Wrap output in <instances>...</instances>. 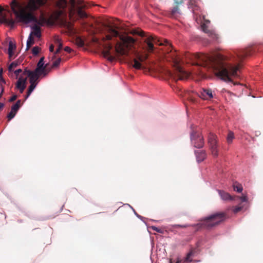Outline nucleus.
Listing matches in <instances>:
<instances>
[{
    "label": "nucleus",
    "mask_w": 263,
    "mask_h": 263,
    "mask_svg": "<svg viewBox=\"0 0 263 263\" xmlns=\"http://www.w3.org/2000/svg\"><path fill=\"white\" fill-rule=\"evenodd\" d=\"M195 154L196 158V161L198 163L203 161L206 157L205 152L203 150H195Z\"/></svg>",
    "instance_id": "obj_14"
},
{
    "label": "nucleus",
    "mask_w": 263,
    "mask_h": 263,
    "mask_svg": "<svg viewBox=\"0 0 263 263\" xmlns=\"http://www.w3.org/2000/svg\"><path fill=\"white\" fill-rule=\"evenodd\" d=\"M28 77L29 78L30 85H32L33 86L36 87L39 81V78L37 76L32 72Z\"/></svg>",
    "instance_id": "obj_15"
},
{
    "label": "nucleus",
    "mask_w": 263,
    "mask_h": 263,
    "mask_svg": "<svg viewBox=\"0 0 263 263\" xmlns=\"http://www.w3.org/2000/svg\"><path fill=\"white\" fill-rule=\"evenodd\" d=\"M189 1L187 7L192 11L195 22L197 24L200 25L201 29L203 32L208 34L213 41H217L218 36L215 31L209 29L210 22L209 20H206L204 16L202 15L201 9L199 6L198 2L196 0Z\"/></svg>",
    "instance_id": "obj_5"
},
{
    "label": "nucleus",
    "mask_w": 263,
    "mask_h": 263,
    "mask_svg": "<svg viewBox=\"0 0 263 263\" xmlns=\"http://www.w3.org/2000/svg\"><path fill=\"white\" fill-rule=\"evenodd\" d=\"M23 72V70L22 69L20 68V69H17L16 70H15L14 71V74H15L16 76V78H17V77L18 76L19 74L20 73H22Z\"/></svg>",
    "instance_id": "obj_36"
},
{
    "label": "nucleus",
    "mask_w": 263,
    "mask_h": 263,
    "mask_svg": "<svg viewBox=\"0 0 263 263\" xmlns=\"http://www.w3.org/2000/svg\"><path fill=\"white\" fill-rule=\"evenodd\" d=\"M233 189L235 191H236L238 193H241L243 190V188H242V186H241V185H234Z\"/></svg>",
    "instance_id": "obj_27"
},
{
    "label": "nucleus",
    "mask_w": 263,
    "mask_h": 263,
    "mask_svg": "<svg viewBox=\"0 0 263 263\" xmlns=\"http://www.w3.org/2000/svg\"><path fill=\"white\" fill-rule=\"evenodd\" d=\"M143 42L146 50L155 52L154 44L164 47L161 49L158 64L150 67L151 70L163 74L177 81L186 79L189 74L181 66V59L179 54L174 49L167 40H160L153 36L143 35Z\"/></svg>",
    "instance_id": "obj_3"
},
{
    "label": "nucleus",
    "mask_w": 263,
    "mask_h": 263,
    "mask_svg": "<svg viewBox=\"0 0 263 263\" xmlns=\"http://www.w3.org/2000/svg\"><path fill=\"white\" fill-rule=\"evenodd\" d=\"M224 216V215L223 213L217 212L201 219L197 223L192 225L178 224L176 225V227L186 228L187 227L191 226L194 228L196 231H199L202 229L210 230L223 221Z\"/></svg>",
    "instance_id": "obj_6"
},
{
    "label": "nucleus",
    "mask_w": 263,
    "mask_h": 263,
    "mask_svg": "<svg viewBox=\"0 0 263 263\" xmlns=\"http://www.w3.org/2000/svg\"><path fill=\"white\" fill-rule=\"evenodd\" d=\"M64 50L68 53H70L72 51V49L68 46L64 48Z\"/></svg>",
    "instance_id": "obj_39"
},
{
    "label": "nucleus",
    "mask_w": 263,
    "mask_h": 263,
    "mask_svg": "<svg viewBox=\"0 0 263 263\" xmlns=\"http://www.w3.org/2000/svg\"><path fill=\"white\" fill-rule=\"evenodd\" d=\"M36 87L32 85H30L27 92L26 96H25V100H26L31 94L33 91L34 90Z\"/></svg>",
    "instance_id": "obj_23"
},
{
    "label": "nucleus",
    "mask_w": 263,
    "mask_h": 263,
    "mask_svg": "<svg viewBox=\"0 0 263 263\" xmlns=\"http://www.w3.org/2000/svg\"><path fill=\"white\" fill-rule=\"evenodd\" d=\"M183 3V0H181L179 2H177V1H175V3L177 4H182V3Z\"/></svg>",
    "instance_id": "obj_44"
},
{
    "label": "nucleus",
    "mask_w": 263,
    "mask_h": 263,
    "mask_svg": "<svg viewBox=\"0 0 263 263\" xmlns=\"http://www.w3.org/2000/svg\"><path fill=\"white\" fill-rule=\"evenodd\" d=\"M40 48L38 46H34L32 49V53L34 55H37L40 52Z\"/></svg>",
    "instance_id": "obj_28"
},
{
    "label": "nucleus",
    "mask_w": 263,
    "mask_h": 263,
    "mask_svg": "<svg viewBox=\"0 0 263 263\" xmlns=\"http://www.w3.org/2000/svg\"><path fill=\"white\" fill-rule=\"evenodd\" d=\"M37 1L39 2V3H41L42 0H37Z\"/></svg>",
    "instance_id": "obj_48"
},
{
    "label": "nucleus",
    "mask_w": 263,
    "mask_h": 263,
    "mask_svg": "<svg viewBox=\"0 0 263 263\" xmlns=\"http://www.w3.org/2000/svg\"><path fill=\"white\" fill-rule=\"evenodd\" d=\"M27 81V78H24L23 76H21L17 81L16 83H23V84H26Z\"/></svg>",
    "instance_id": "obj_26"
},
{
    "label": "nucleus",
    "mask_w": 263,
    "mask_h": 263,
    "mask_svg": "<svg viewBox=\"0 0 263 263\" xmlns=\"http://www.w3.org/2000/svg\"><path fill=\"white\" fill-rule=\"evenodd\" d=\"M92 41L104 48L105 56L109 61H112L114 59L110 53L114 47L117 54L129 59L130 64L133 68L136 69L143 68L142 62L146 59V55L140 54L136 49L134 47L136 41L133 37L122 36L116 29L109 26L107 32L101 39L93 36Z\"/></svg>",
    "instance_id": "obj_2"
},
{
    "label": "nucleus",
    "mask_w": 263,
    "mask_h": 263,
    "mask_svg": "<svg viewBox=\"0 0 263 263\" xmlns=\"http://www.w3.org/2000/svg\"><path fill=\"white\" fill-rule=\"evenodd\" d=\"M194 254V253L193 251H190L187 254L186 257L184 258V261L185 262H192L193 260L191 258L192 256H193Z\"/></svg>",
    "instance_id": "obj_22"
},
{
    "label": "nucleus",
    "mask_w": 263,
    "mask_h": 263,
    "mask_svg": "<svg viewBox=\"0 0 263 263\" xmlns=\"http://www.w3.org/2000/svg\"><path fill=\"white\" fill-rule=\"evenodd\" d=\"M17 95H13V96H11V97L9 99V101L10 102H13L14 101H15L16 99H17Z\"/></svg>",
    "instance_id": "obj_37"
},
{
    "label": "nucleus",
    "mask_w": 263,
    "mask_h": 263,
    "mask_svg": "<svg viewBox=\"0 0 263 263\" xmlns=\"http://www.w3.org/2000/svg\"><path fill=\"white\" fill-rule=\"evenodd\" d=\"M70 1L72 4H74L76 2V0H70Z\"/></svg>",
    "instance_id": "obj_46"
},
{
    "label": "nucleus",
    "mask_w": 263,
    "mask_h": 263,
    "mask_svg": "<svg viewBox=\"0 0 263 263\" xmlns=\"http://www.w3.org/2000/svg\"><path fill=\"white\" fill-rule=\"evenodd\" d=\"M19 63L18 62L16 61L12 62L9 66L8 70L10 72L12 71L13 70V69L14 68L16 67L18 65Z\"/></svg>",
    "instance_id": "obj_25"
},
{
    "label": "nucleus",
    "mask_w": 263,
    "mask_h": 263,
    "mask_svg": "<svg viewBox=\"0 0 263 263\" xmlns=\"http://www.w3.org/2000/svg\"><path fill=\"white\" fill-rule=\"evenodd\" d=\"M11 7L15 20L13 18L11 15L8 17L4 14L2 8L0 7V24H5L10 28L13 29L15 28L16 23H22L26 25L33 23V25H30L32 30L30 32L32 33V36L34 35L37 38H40L41 32L39 26H43L44 22L38 20L31 12H25L24 11H18L17 8H20L21 6L17 0H12Z\"/></svg>",
    "instance_id": "obj_4"
},
{
    "label": "nucleus",
    "mask_w": 263,
    "mask_h": 263,
    "mask_svg": "<svg viewBox=\"0 0 263 263\" xmlns=\"http://www.w3.org/2000/svg\"><path fill=\"white\" fill-rule=\"evenodd\" d=\"M195 262H199V260H195Z\"/></svg>",
    "instance_id": "obj_50"
},
{
    "label": "nucleus",
    "mask_w": 263,
    "mask_h": 263,
    "mask_svg": "<svg viewBox=\"0 0 263 263\" xmlns=\"http://www.w3.org/2000/svg\"><path fill=\"white\" fill-rule=\"evenodd\" d=\"M0 89L1 91H0V99L2 98V95L4 92V87L3 86H0Z\"/></svg>",
    "instance_id": "obj_40"
},
{
    "label": "nucleus",
    "mask_w": 263,
    "mask_h": 263,
    "mask_svg": "<svg viewBox=\"0 0 263 263\" xmlns=\"http://www.w3.org/2000/svg\"><path fill=\"white\" fill-rule=\"evenodd\" d=\"M253 49L247 48L224 55L220 53L189 54L186 55L192 64L214 70L221 80L232 82L238 78L243 59L251 55Z\"/></svg>",
    "instance_id": "obj_1"
},
{
    "label": "nucleus",
    "mask_w": 263,
    "mask_h": 263,
    "mask_svg": "<svg viewBox=\"0 0 263 263\" xmlns=\"http://www.w3.org/2000/svg\"><path fill=\"white\" fill-rule=\"evenodd\" d=\"M198 95L203 100H209L213 98L212 91L210 89H203Z\"/></svg>",
    "instance_id": "obj_11"
},
{
    "label": "nucleus",
    "mask_w": 263,
    "mask_h": 263,
    "mask_svg": "<svg viewBox=\"0 0 263 263\" xmlns=\"http://www.w3.org/2000/svg\"><path fill=\"white\" fill-rule=\"evenodd\" d=\"M219 195L221 199L224 201L227 200H235L234 197L231 196L229 193L221 190H217Z\"/></svg>",
    "instance_id": "obj_13"
},
{
    "label": "nucleus",
    "mask_w": 263,
    "mask_h": 263,
    "mask_svg": "<svg viewBox=\"0 0 263 263\" xmlns=\"http://www.w3.org/2000/svg\"><path fill=\"white\" fill-rule=\"evenodd\" d=\"M2 72L3 69H1L0 71V83H2L3 84H6V81L2 76ZM1 86L2 85H0V86Z\"/></svg>",
    "instance_id": "obj_33"
},
{
    "label": "nucleus",
    "mask_w": 263,
    "mask_h": 263,
    "mask_svg": "<svg viewBox=\"0 0 263 263\" xmlns=\"http://www.w3.org/2000/svg\"><path fill=\"white\" fill-rule=\"evenodd\" d=\"M83 25L85 26V25H86L85 23H83Z\"/></svg>",
    "instance_id": "obj_49"
},
{
    "label": "nucleus",
    "mask_w": 263,
    "mask_h": 263,
    "mask_svg": "<svg viewBox=\"0 0 263 263\" xmlns=\"http://www.w3.org/2000/svg\"><path fill=\"white\" fill-rule=\"evenodd\" d=\"M234 138V133L232 131H229L227 140L228 143H231L232 142L233 139Z\"/></svg>",
    "instance_id": "obj_21"
},
{
    "label": "nucleus",
    "mask_w": 263,
    "mask_h": 263,
    "mask_svg": "<svg viewBox=\"0 0 263 263\" xmlns=\"http://www.w3.org/2000/svg\"><path fill=\"white\" fill-rule=\"evenodd\" d=\"M26 87V84H23L22 85V87H20V88H18L20 91L21 93H23L25 88Z\"/></svg>",
    "instance_id": "obj_38"
},
{
    "label": "nucleus",
    "mask_w": 263,
    "mask_h": 263,
    "mask_svg": "<svg viewBox=\"0 0 263 263\" xmlns=\"http://www.w3.org/2000/svg\"><path fill=\"white\" fill-rule=\"evenodd\" d=\"M151 228L152 230H153L154 231H156L158 233H163V231L161 229H160V228H158V227H157L156 226H152L151 227Z\"/></svg>",
    "instance_id": "obj_31"
},
{
    "label": "nucleus",
    "mask_w": 263,
    "mask_h": 263,
    "mask_svg": "<svg viewBox=\"0 0 263 263\" xmlns=\"http://www.w3.org/2000/svg\"><path fill=\"white\" fill-rule=\"evenodd\" d=\"M16 49V45L12 41H10L8 44V54L10 58L12 57L14 54V51Z\"/></svg>",
    "instance_id": "obj_16"
},
{
    "label": "nucleus",
    "mask_w": 263,
    "mask_h": 263,
    "mask_svg": "<svg viewBox=\"0 0 263 263\" xmlns=\"http://www.w3.org/2000/svg\"><path fill=\"white\" fill-rule=\"evenodd\" d=\"M5 106L4 103L0 102V110H1Z\"/></svg>",
    "instance_id": "obj_43"
},
{
    "label": "nucleus",
    "mask_w": 263,
    "mask_h": 263,
    "mask_svg": "<svg viewBox=\"0 0 263 263\" xmlns=\"http://www.w3.org/2000/svg\"><path fill=\"white\" fill-rule=\"evenodd\" d=\"M243 209V206L242 205L237 206L234 209L233 212L234 213H236L241 211V210H242Z\"/></svg>",
    "instance_id": "obj_32"
},
{
    "label": "nucleus",
    "mask_w": 263,
    "mask_h": 263,
    "mask_svg": "<svg viewBox=\"0 0 263 263\" xmlns=\"http://www.w3.org/2000/svg\"><path fill=\"white\" fill-rule=\"evenodd\" d=\"M209 143L213 155L217 157L218 155V144L216 136L213 134L209 136Z\"/></svg>",
    "instance_id": "obj_8"
},
{
    "label": "nucleus",
    "mask_w": 263,
    "mask_h": 263,
    "mask_svg": "<svg viewBox=\"0 0 263 263\" xmlns=\"http://www.w3.org/2000/svg\"><path fill=\"white\" fill-rule=\"evenodd\" d=\"M49 51L51 52H55V51H54V46H53V45L51 44V45H50V46H49Z\"/></svg>",
    "instance_id": "obj_41"
},
{
    "label": "nucleus",
    "mask_w": 263,
    "mask_h": 263,
    "mask_svg": "<svg viewBox=\"0 0 263 263\" xmlns=\"http://www.w3.org/2000/svg\"><path fill=\"white\" fill-rule=\"evenodd\" d=\"M21 105V101L18 100L16 103L11 106V110L7 116V118L9 121L11 120L15 117Z\"/></svg>",
    "instance_id": "obj_9"
},
{
    "label": "nucleus",
    "mask_w": 263,
    "mask_h": 263,
    "mask_svg": "<svg viewBox=\"0 0 263 263\" xmlns=\"http://www.w3.org/2000/svg\"><path fill=\"white\" fill-rule=\"evenodd\" d=\"M61 61V58H59L57 60H56L55 61L53 62L52 64L53 67H57L60 65V64Z\"/></svg>",
    "instance_id": "obj_29"
},
{
    "label": "nucleus",
    "mask_w": 263,
    "mask_h": 263,
    "mask_svg": "<svg viewBox=\"0 0 263 263\" xmlns=\"http://www.w3.org/2000/svg\"><path fill=\"white\" fill-rule=\"evenodd\" d=\"M190 139L192 144L197 148H201L204 146V139L201 134L196 131L190 133Z\"/></svg>",
    "instance_id": "obj_7"
},
{
    "label": "nucleus",
    "mask_w": 263,
    "mask_h": 263,
    "mask_svg": "<svg viewBox=\"0 0 263 263\" xmlns=\"http://www.w3.org/2000/svg\"><path fill=\"white\" fill-rule=\"evenodd\" d=\"M23 72V75H27L29 77L33 72V70H29L26 68Z\"/></svg>",
    "instance_id": "obj_30"
},
{
    "label": "nucleus",
    "mask_w": 263,
    "mask_h": 263,
    "mask_svg": "<svg viewBox=\"0 0 263 263\" xmlns=\"http://www.w3.org/2000/svg\"><path fill=\"white\" fill-rule=\"evenodd\" d=\"M56 43L58 44V47L57 49V50L54 52V55H55L57 54H58L60 52L61 50L63 48V44L61 42V41L60 39H57L55 40Z\"/></svg>",
    "instance_id": "obj_18"
},
{
    "label": "nucleus",
    "mask_w": 263,
    "mask_h": 263,
    "mask_svg": "<svg viewBox=\"0 0 263 263\" xmlns=\"http://www.w3.org/2000/svg\"><path fill=\"white\" fill-rule=\"evenodd\" d=\"M239 198L242 202H248V197L246 195H243Z\"/></svg>",
    "instance_id": "obj_34"
},
{
    "label": "nucleus",
    "mask_w": 263,
    "mask_h": 263,
    "mask_svg": "<svg viewBox=\"0 0 263 263\" xmlns=\"http://www.w3.org/2000/svg\"><path fill=\"white\" fill-rule=\"evenodd\" d=\"M49 72V70H48V69H46V68H44L43 69V71L42 76L41 77H46V76H47Z\"/></svg>",
    "instance_id": "obj_35"
},
{
    "label": "nucleus",
    "mask_w": 263,
    "mask_h": 263,
    "mask_svg": "<svg viewBox=\"0 0 263 263\" xmlns=\"http://www.w3.org/2000/svg\"><path fill=\"white\" fill-rule=\"evenodd\" d=\"M34 44V40L32 36V33H30L26 43V50H28L29 48Z\"/></svg>",
    "instance_id": "obj_17"
},
{
    "label": "nucleus",
    "mask_w": 263,
    "mask_h": 263,
    "mask_svg": "<svg viewBox=\"0 0 263 263\" xmlns=\"http://www.w3.org/2000/svg\"><path fill=\"white\" fill-rule=\"evenodd\" d=\"M78 4L80 6V7L78 8L76 12L78 17L80 18L87 17L88 16L87 14L82 9L86 8L88 6L87 4L85 3L83 1L81 0L78 2Z\"/></svg>",
    "instance_id": "obj_10"
},
{
    "label": "nucleus",
    "mask_w": 263,
    "mask_h": 263,
    "mask_svg": "<svg viewBox=\"0 0 263 263\" xmlns=\"http://www.w3.org/2000/svg\"><path fill=\"white\" fill-rule=\"evenodd\" d=\"M23 85V83H18H18H16V87L17 89L20 88V87H22V85Z\"/></svg>",
    "instance_id": "obj_42"
},
{
    "label": "nucleus",
    "mask_w": 263,
    "mask_h": 263,
    "mask_svg": "<svg viewBox=\"0 0 263 263\" xmlns=\"http://www.w3.org/2000/svg\"><path fill=\"white\" fill-rule=\"evenodd\" d=\"M36 68H37V69L39 68H46V65H45L44 57H42L40 58V59L39 60V62L37 63Z\"/></svg>",
    "instance_id": "obj_20"
},
{
    "label": "nucleus",
    "mask_w": 263,
    "mask_h": 263,
    "mask_svg": "<svg viewBox=\"0 0 263 263\" xmlns=\"http://www.w3.org/2000/svg\"><path fill=\"white\" fill-rule=\"evenodd\" d=\"M43 69V68H39L37 69V68H35V69L34 70H33V72L35 73L40 79V77L42 76Z\"/></svg>",
    "instance_id": "obj_24"
},
{
    "label": "nucleus",
    "mask_w": 263,
    "mask_h": 263,
    "mask_svg": "<svg viewBox=\"0 0 263 263\" xmlns=\"http://www.w3.org/2000/svg\"><path fill=\"white\" fill-rule=\"evenodd\" d=\"M62 3L64 4V5H67V2L66 0H61Z\"/></svg>",
    "instance_id": "obj_45"
},
{
    "label": "nucleus",
    "mask_w": 263,
    "mask_h": 263,
    "mask_svg": "<svg viewBox=\"0 0 263 263\" xmlns=\"http://www.w3.org/2000/svg\"><path fill=\"white\" fill-rule=\"evenodd\" d=\"M125 205H127V206H128L129 207H130V208L132 209V210H133V211L134 212V214L136 215V216L137 217H138L139 219H140L141 220H142V221H143V222H144L146 225H147V224H146V222L144 221V219H145V218H144V217H142V216H141V215H139V214H138L136 212V211L134 210V208H133V207L130 205V204H128V203H126V204H125Z\"/></svg>",
    "instance_id": "obj_19"
},
{
    "label": "nucleus",
    "mask_w": 263,
    "mask_h": 263,
    "mask_svg": "<svg viewBox=\"0 0 263 263\" xmlns=\"http://www.w3.org/2000/svg\"><path fill=\"white\" fill-rule=\"evenodd\" d=\"M181 14V12L178 5L172 8L167 14L169 17L174 18H177Z\"/></svg>",
    "instance_id": "obj_12"
},
{
    "label": "nucleus",
    "mask_w": 263,
    "mask_h": 263,
    "mask_svg": "<svg viewBox=\"0 0 263 263\" xmlns=\"http://www.w3.org/2000/svg\"><path fill=\"white\" fill-rule=\"evenodd\" d=\"M43 21L45 22V19H43Z\"/></svg>",
    "instance_id": "obj_51"
},
{
    "label": "nucleus",
    "mask_w": 263,
    "mask_h": 263,
    "mask_svg": "<svg viewBox=\"0 0 263 263\" xmlns=\"http://www.w3.org/2000/svg\"><path fill=\"white\" fill-rule=\"evenodd\" d=\"M180 262H181V260H179V259H178V260H177V261L176 262V263H180Z\"/></svg>",
    "instance_id": "obj_47"
}]
</instances>
